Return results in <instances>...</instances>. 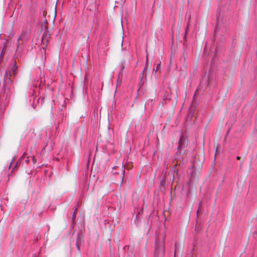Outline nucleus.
<instances>
[{"instance_id": "20e7f679", "label": "nucleus", "mask_w": 257, "mask_h": 257, "mask_svg": "<svg viewBox=\"0 0 257 257\" xmlns=\"http://www.w3.org/2000/svg\"><path fill=\"white\" fill-rule=\"evenodd\" d=\"M17 69L18 66L14 64L12 69L7 73L9 74V76H12V77H15L17 74Z\"/></svg>"}, {"instance_id": "9d476101", "label": "nucleus", "mask_w": 257, "mask_h": 257, "mask_svg": "<svg viewBox=\"0 0 257 257\" xmlns=\"http://www.w3.org/2000/svg\"><path fill=\"white\" fill-rule=\"evenodd\" d=\"M180 157H181L180 153L179 154H176V159H178L179 160V159H180Z\"/></svg>"}, {"instance_id": "9b49d317", "label": "nucleus", "mask_w": 257, "mask_h": 257, "mask_svg": "<svg viewBox=\"0 0 257 257\" xmlns=\"http://www.w3.org/2000/svg\"><path fill=\"white\" fill-rule=\"evenodd\" d=\"M237 160H239L240 159V157L237 156L236 157Z\"/></svg>"}, {"instance_id": "39448f33", "label": "nucleus", "mask_w": 257, "mask_h": 257, "mask_svg": "<svg viewBox=\"0 0 257 257\" xmlns=\"http://www.w3.org/2000/svg\"><path fill=\"white\" fill-rule=\"evenodd\" d=\"M186 146V139L183 136H181L179 141L178 149L184 148Z\"/></svg>"}, {"instance_id": "7ed1b4c3", "label": "nucleus", "mask_w": 257, "mask_h": 257, "mask_svg": "<svg viewBox=\"0 0 257 257\" xmlns=\"http://www.w3.org/2000/svg\"><path fill=\"white\" fill-rule=\"evenodd\" d=\"M50 37V35L48 31L45 30L41 39V41L43 45L47 44L49 41Z\"/></svg>"}, {"instance_id": "f257e3e1", "label": "nucleus", "mask_w": 257, "mask_h": 257, "mask_svg": "<svg viewBox=\"0 0 257 257\" xmlns=\"http://www.w3.org/2000/svg\"><path fill=\"white\" fill-rule=\"evenodd\" d=\"M131 58V55H130L126 52L125 53L124 55V57L123 58V60L121 61V64H120V72L119 73L118 76L121 75H122V72L123 70L124 69L126 65L127 64L130 59Z\"/></svg>"}, {"instance_id": "6e6552de", "label": "nucleus", "mask_w": 257, "mask_h": 257, "mask_svg": "<svg viewBox=\"0 0 257 257\" xmlns=\"http://www.w3.org/2000/svg\"><path fill=\"white\" fill-rule=\"evenodd\" d=\"M76 212H77V209H75L74 211L73 214L72 215L71 218L73 221H74L76 218Z\"/></svg>"}, {"instance_id": "1a4fd4ad", "label": "nucleus", "mask_w": 257, "mask_h": 257, "mask_svg": "<svg viewBox=\"0 0 257 257\" xmlns=\"http://www.w3.org/2000/svg\"><path fill=\"white\" fill-rule=\"evenodd\" d=\"M160 68V65L159 64H158L157 66V67L156 68V69L155 68L153 69V73H156L157 72V71Z\"/></svg>"}, {"instance_id": "0eeeda50", "label": "nucleus", "mask_w": 257, "mask_h": 257, "mask_svg": "<svg viewBox=\"0 0 257 257\" xmlns=\"http://www.w3.org/2000/svg\"><path fill=\"white\" fill-rule=\"evenodd\" d=\"M147 63H148V58L147 57V59H146V64L144 70L143 71V72H142V73L141 74V78L143 77V76L144 73L145 71H146V75H147V74L148 73H149V71H150V67L148 66Z\"/></svg>"}, {"instance_id": "ddd939ff", "label": "nucleus", "mask_w": 257, "mask_h": 257, "mask_svg": "<svg viewBox=\"0 0 257 257\" xmlns=\"http://www.w3.org/2000/svg\"><path fill=\"white\" fill-rule=\"evenodd\" d=\"M121 175H124V171H122V172L121 173Z\"/></svg>"}, {"instance_id": "423d86ee", "label": "nucleus", "mask_w": 257, "mask_h": 257, "mask_svg": "<svg viewBox=\"0 0 257 257\" xmlns=\"http://www.w3.org/2000/svg\"><path fill=\"white\" fill-rule=\"evenodd\" d=\"M12 76H9V74L6 73V75L4 78V85L7 86L12 83V80L10 78Z\"/></svg>"}, {"instance_id": "4468645a", "label": "nucleus", "mask_w": 257, "mask_h": 257, "mask_svg": "<svg viewBox=\"0 0 257 257\" xmlns=\"http://www.w3.org/2000/svg\"><path fill=\"white\" fill-rule=\"evenodd\" d=\"M216 153H217V150H216V152H215V155H216Z\"/></svg>"}, {"instance_id": "f03ea898", "label": "nucleus", "mask_w": 257, "mask_h": 257, "mask_svg": "<svg viewBox=\"0 0 257 257\" xmlns=\"http://www.w3.org/2000/svg\"><path fill=\"white\" fill-rule=\"evenodd\" d=\"M164 246L163 243H156L155 253L157 256H161L164 252Z\"/></svg>"}, {"instance_id": "f8f14e48", "label": "nucleus", "mask_w": 257, "mask_h": 257, "mask_svg": "<svg viewBox=\"0 0 257 257\" xmlns=\"http://www.w3.org/2000/svg\"><path fill=\"white\" fill-rule=\"evenodd\" d=\"M46 14V12L45 11L43 12V15L45 16Z\"/></svg>"}]
</instances>
